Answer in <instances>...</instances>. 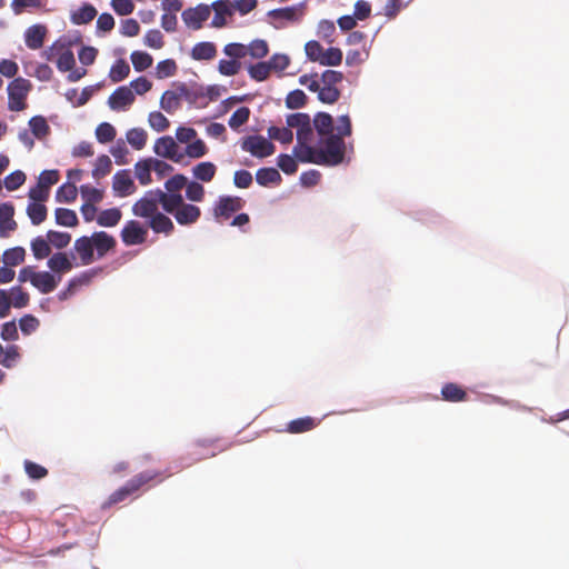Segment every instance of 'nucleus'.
Returning <instances> with one entry per match:
<instances>
[{
  "label": "nucleus",
  "instance_id": "e2e57ef3",
  "mask_svg": "<svg viewBox=\"0 0 569 569\" xmlns=\"http://www.w3.org/2000/svg\"><path fill=\"white\" fill-rule=\"evenodd\" d=\"M23 466L26 473L31 480H40L48 475V470L43 466L31 460H24Z\"/></svg>",
  "mask_w": 569,
  "mask_h": 569
},
{
  "label": "nucleus",
  "instance_id": "338daca9",
  "mask_svg": "<svg viewBox=\"0 0 569 569\" xmlns=\"http://www.w3.org/2000/svg\"><path fill=\"white\" fill-rule=\"evenodd\" d=\"M267 62L271 71L281 72L289 67L290 58L286 53H273Z\"/></svg>",
  "mask_w": 569,
  "mask_h": 569
},
{
  "label": "nucleus",
  "instance_id": "6e6d98bb",
  "mask_svg": "<svg viewBox=\"0 0 569 569\" xmlns=\"http://www.w3.org/2000/svg\"><path fill=\"white\" fill-rule=\"evenodd\" d=\"M267 17L274 19V20H286L289 22H296L300 19V16L293 12V8L283 7V8H276L271 9L267 12Z\"/></svg>",
  "mask_w": 569,
  "mask_h": 569
},
{
  "label": "nucleus",
  "instance_id": "bb28decb",
  "mask_svg": "<svg viewBox=\"0 0 569 569\" xmlns=\"http://www.w3.org/2000/svg\"><path fill=\"white\" fill-rule=\"evenodd\" d=\"M54 220L61 227H76L79 223L78 216L74 210L63 207H58L54 210Z\"/></svg>",
  "mask_w": 569,
  "mask_h": 569
},
{
  "label": "nucleus",
  "instance_id": "09e8293b",
  "mask_svg": "<svg viewBox=\"0 0 569 569\" xmlns=\"http://www.w3.org/2000/svg\"><path fill=\"white\" fill-rule=\"evenodd\" d=\"M251 111L248 107H239L229 118L228 126L232 130H238L249 121Z\"/></svg>",
  "mask_w": 569,
  "mask_h": 569
},
{
  "label": "nucleus",
  "instance_id": "4c0bfd02",
  "mask_svg": "<svg viewBox=\"0 0 569 569\" xmlns=\"http://www.w3.org/2000/svg\"><path fill=\"white\" fill-rule=\"evenodd\" d=\"M336 33V26L332 20L321 19L317 24V36L326 43L332 44L335 42L333 34Z\"/></svg>",
  "mask_w": 569,
  "mask_h": 569
},
{
  "label": "nucleus",
  "instance_id": "c9c22d12",
  "mask_svg": "<svg viewBox=\"0 0 569 569\" xmlns=\"http://www.w3.org/2000/svg\"><path fill=\"white\" fill-rule=\"evenodd\" d=\"M247 71L252 80L262 82L267 80L271 70L267 61H258L256 63H249Z\"/></svg>",
  "mask_w": 569,
  "mask_h": 569
},
{
  "label": "nucleus",
  "instance_id": "79ce46f5",
  "mask_svg": "<svg viewBox=\"0 0 569 569\" xmlns=\"http://www.w3.org/2000/svg\"><path fill=\"white\" fill-rule=\"evenodd\" d=\"M30 248L33 257L37 260H42L50 254V246L48 240H46L42 236H37L31 240Z\"/></svg>",
  "mask_w": 569,
  "mask_h": 569
},
{
  "label": "nucleus",
  "instance_id": "a878e982",
  "mask_svg": "<svg viewBox=\"0 0 569 569\" xmlns=\"http://www.w3.org/2000/svg\"><path fill=\"white\" fill-rule=\"evenodd\" d=\"M256 181L259 186L266 187L270 183H280L282 178L276 168L262 167L256 172Z\"/></svg>",
  "mask_w": 569,
  "mask_h": 569
},
{
  "label": "nucleus",
  "instance_id": "20e7f679",
  "mask_svg": "<svg viewBox=\"0 0 569 569\" xmlns=\"http://www.w3.org/2000/svg\"><path fill=\"white\" fill-rule=\"evenodd\" d=\"M31 88L29 80L18 77L8 83V109L11 111H21L26 108L24 99Z\"/></svg>",
  "mask_w": 569,
  "mask_h": 569
},
{
  "label": "nucleus",
  "instance_id": "37998d69",
  "mask_svg": "<svg viewBox=\"0 0 569 569\" xmlns=\"http://www.w3.org/2000/svg\"><path fill=\"white\" fill-rule=\"evenodd\" d=\"M268 137L270 141L273 139L282 144H288L293 139V132L291 130V127L288 126L283 128L271 126L268 128Z\"/></svg>",
  "mask_w": 569,
  "mask_h": 569
},
{
  "label": "nucleus",
  "instance_id": "393cba45",
  "mask_svg": "<svg viewBox=\"0 0 569 569\" xmlns=\"http://www.w3.org/2000/svg\"><path fill=\"white\" fill-rule=\"evenodd\" d=\"M121 217V210L117 207H113L100 211L96 218V221L100 227L112 228L119 223Z\"/></svg>",
  "mask_w": 569,
  "mask_h": 569
},
{
  "label": "nucleus",
  "instance_id": "0eeeda50",
  "mask_svg": "<svg viewBox=\"0 0 569 569\" xmlns=\"http://www.w3.org/2000/svg\"><path fill=\"white\" fill-rule=\"evenodd\" d=\"M48 193H49V190L31 189L29 191V197H30V199H32V201L29 202V204L27 207V214L30 219L31 224H33V226H38L47 219V216H48L47 207L41 202H37L36 200H39V201L46 200L48 197Z\"/></svg>",
  "mask_w": 569,
  "mask_h": 569
},
{
  "label": "nucleus",
  "instance_id": "c85d7f7f",
  "mask_svg": "<svg viewBox=\"0 0 569 569\" xmlns=\"http://www.w3.org/2000/svg\"><path fill=\"white\" fill-rule=\"evenodd\" d=\"M217 167L211 161H202L192 168L193 177L202 182H209L213 179Z\"/></svg>",
  "mask_w": 569,
  "mask_h": 569
},
{
  "label": "nucleus",
  "instance_id": "4468645a",
  "mask_svg": "<svg viewBox=\"0 0 569 569\" xmlns=\"http://www.w3.org/2000/svg\"><path fill=\"white\" fill-rule=\"evenodd\" d=\"M210 10L214 11V16L210 22L211 28H223L227 24L226 17L233 14L231 0H216L211 4H208Z\"/></svg>",
  "mask_w": 569,
  "mask_h": 569
},
{
  "label": "nucleus",
  "instance_id": "a211bd4d",
  "mask_svg": "<svg viewBox=\"0 0 569 569\" xmlns=\"http://www.w3.org/2000/svg\"><path fill=\"white\" fill-rule=\"evenodd\" d=\"M200 214L201 210L198 206L184 202L172 216L180 226H189L194 223Z\"/></svg>",
  "mask_w": 569,
  "mask_h": 569
},
{
  "label": "nucleus",
  "instance_id": "e433bc0d",
  "mask_svg": "<svg viewBox=\"0 0 569 569\" xmlns=\"http://www.w3.org/2000/svg\"><path fill=\"white\" fill-rule=\"evenodd\" d=\"M77 193V187L73 183L67 181L57 189L54 199L60 203H70L76 200Z\"/></svg>",
  "mask_w": 569,
  "mask_h": 569
},
{
  "label": "nucleus",
  "instance_id": "dca6fc26",
  "mask_svg": "<svg viewBox=\"0 0 569 569\" xmlns=\"http://www.w3.org/2000/svg\"><path fill=\"white\" fill-rule=\"evenodd\" d=\"M239 209H241L239 197L220 196L214 208V216L229 219Z\"/></svg>",
  "mask_w": 569,
  "mask_h": 569
},
{
  "label": "nucleus",
  "instance_id": "9d476101",
  "mask_svg": "<svg viewBox=\"0 0 569 569\" xmlns=\"http://www.w3.org/2000/svg\"><path fill=\"white\" fill-rule=\"evenodd\" d=\"M293 156L301 163L325 164L326 160L322 156V147L316 148L310 142L296 144L293 147Z\"/></svg>",
  "mask_w": 569,
  "mask_h": 569
},
{
  "label": "nucleus",
  "instance_id": "0e129e2a",
  "mask_svg": "<svg viewBox=\"0 0 569 569\" xmlns=\"http://www.w3.org/2000/svg\"><path fill=\"white\" fill-rule=\"evenodd\" d=\"M9 291L12 295L11 306L19 309L28 306L30 300L29 293L23 291L20 286H13Z\"/></svg>",
  "mask_w": 569,
  "mask_h": 569
},
{
  "label": "nucleus",
  "instance_id": "7c9ffc66",
  "mask_svg": "<svg viewBox=\"0 0 569 569\" xmlns=\"http://www.w3.org/2000/svg\"><path fill=\"white\" fill-rule=\"evenodd\" d=\"M174 149H177V143L171 136H161L153 144V152L164 159L170 157Z\"/></svg>",
  "mask_w": 569,
  "mask_h": 569
},
{
  "label": "nucleus",
  "instance_id": "cd10ccee",
  "mask_svg": "<svg viewBox=\"0 0 569 569\" xmlns=\"http://www.w3.org/2000/svg\"><path fill=\"white\" fill-rule=\"evenodd\" d=\"M160 204L166 213L173 214L184 204L183 196L181 192H163Z\"/></svg>",
  "mask_w": 569,
  "mask_h": 569
},
{
  "label": "nucleus",
  "instance_id": "5701e85b",
  "mask_svg": "<svg viewBox=\"0 0 569 569\" xmlns=\"http://www.w3.org/2000/svg\"><path fill=\"white\" fill-rule=\"evenodd\" d=\"M47 266L51 272L60 274L70 271L73 268L71 259L66 252H56L47 261Z\"/></svg>",
  "mask_w": 569,
  "mask_h": 569
},
{
  "label": "nucleus",
  "instance_id": "6e6552de",
  "mask_svg": "<svg viewBox=\"0 0 569 569\" xmlns=\"http://www.w3.org/2000/svg\"><path fill=\"white\" fill-rule=\"evenodd\" d=\"M209 16L210 7L206 3H198L193 8L184 9L181 13V19L188 28L199 30Z\"/></svg>",
  "mask_w": 569,
  "mask_h": 569
},
{
  "label": "nucleus",
  "instance_id": "5fc2aeb1",
  "mask_svg": "<svg viewBox=\"0 0 569 569\" xmlns=\"http://www.w3.org/2000/svg\"><path fill=\"white\" fill-rule=\"evenodd\" d=\"M26 178H27L26 173L22 170L17 169L4 177V179H3L4 188L8 191H14V190L19 189L24 183Z\"/></svg>",
  "mask_w": 569,
  "mask_h": 569
},
{
  "label": "nucleus",
  "instance_id": "6ab92c4d",
  "mask_svg": "<svg viewBox=\"0 0 569 569\" xmlns=\"http://www.w3.org/2000/svg\"><path fill=\"white\" fill-rule=\"evenodd\" d=\"M148 226L153 232L164 233L167 236L170 234L174 229L172 220L161 211H156L148 218Z\"/></svg>",
  "mask_w": 569,
  "mask_h": 569
},
{
  "label": "nucleus",
  "instance_id": "ddd939ff",
  "mask_svg": "<svg viewBox=\"0 0 569 569\" xmlns=\"http://www.w3.org/2000/svg\"><path fill=\"white\" fill-rule=\"evenodd\" d=\"M134 182L128 169L118 170L112 178V189L118 197H127L134 191Z\"/></svg>",
  "mask_w": 569,
  "mask_h": 569
},
{
  "label": "nucleus",
  "instance_id": "1a4fd4ad",
  "mask_svg": "<svg viewBox=\"0 0 569 569\" xmlns=\"http://www.w3.org/2000/svg\"><path fill=\"white\" fill-rule=\"evenodd\" d=\"M147 229L138 220H128L123 226L120 237L126 246H137L144 242Z\"/></svg>",
  "mask_w": 569,
  "mask_h": 569
},
{
  "label": "nucleus",
  "instance_id": "f03ea898",
  "mask_svg": "<svg viewBox=\"0 0 569 569\" xmlns=\"http://www.w3.org/2000/svg\"><path fill=\"white\" fill-rule=\"evenodd\" d=\"M158 476L157 472L153 471H143L130 479L122 487L113 491L107 501H104L101 506L102 509L109 508L112 505L123 501L128 496L137 491L141 486L148 483L152 479Z\"/></svg>",
  "mask_w": 569,
  "mask_h": 569
},
{
  "label": "nucleus",
  "instance_id": "b1692460",
  "mask_svg": "<svg viewBox=\"0 0 569 569\" xmlns=\"http://www.w3.org/2000/svg\"><path fill=\"white\" fill-rule=\"evenodd\" d=\"M97 13L93 4L83 2L78 10L71 12L70 21L77 26L86 24L93 20Z\"/></svg>",
  "mask_w": 569,
  "mask_h": 569
},
{
  "label": "nucleus",
  "instance_id": "473e14b6",
  "mask_svg": "<svg viewBox=\"0 0 569 569\" xmlns=\"http://www.w3.org/2000/svg\"><path fill=\"white\" fill-rule=\"evenodd\" d=\"M28 123L32 136L37 139H42L50 132V127L43 116H33Z\"/></svg>",
  "mask_w": 569,
  "mask_h": 569
},
{
  "label": "nucleus",
  "instance_id": "4d7b16f0",
  "mask_svg": "<svg viewBox=\"0 0 569 569\" xmlns=\"http://www.w3.org/2000/svg\"><path fill=\"white\" fill-rule=\"evenodd\" d=\"M112 167L111 159L107 154H100L96 159L94 168L92 170L93 178H102L107 176Z\"/></svg>",
  "mask_w": 569,
  "mask_h": 569
},
{
  "label": "nucleus",
  "instance_id": "a18cd8bd",
  "mask_svg": "<svg viewBox=\"0 0 569 569\" xmlns=\"http://www.w3.org/2000/svg\"><path fill=\"white\" fill-rule=\"evenodd\" d=\"M20 348L17 345H7L3 347L2 366L7 369L16 367L20 361Z\"/></svg>",
  "mask_w": 569,
  "mask_h": 569
},
{
  "label": "nucleus",
  "instance_id": "aec40b11",
  "mask_svg": "<svg viewBox=\"0 0 569 569\" xmlns=\"http://www.w3.org/2000/svg\"><path fill=\"white\" fill-rule=\"evenodd\" d=\"M74 250L80 254L82 264H89L93 261L94 243L93 240L88 236H81L74 241Z\"/></svg>",
  "mask_w": 569,
  "mask_h": 569
},
{
  "label": "nucleus",
  "instance_id": "bf43d9fd",
  "mask_svg": "<svg viewBox=\"0 0 569 569\" xmlns=\"http://www.w3.org/2000/svg\"><path fill=\"white\" fill-rule=\"evenodd\" d=\"M208 152V148L202 139H193L192 142L188 143L184 153L192 159L203 157Z\"/></svg>",
  "mask_w": 569,
  "mask_h": 569
},
{
  "label": "nucleus",
  "instance_id": "412c9836",
  "mask_svg": "<svg viewBox=\"0 0 569 569\" xmlns=\"http://www.w3.org/2000/svg\"><path fill=\"white\" fill-rule=\"evenodd\" d=\"M91 238L93 240L98 258H102L108 251L112 250L117 244L116 239L106 231H94L91 234Z\"/></svg>",
  "mask_w": 569,
  "mask_h": 569
},
{
  "label": "nucleus",
  "instance_id": "49530a36",
  "mask_svg": "<svg viewBox=\"0 0 569 569\" xmlns=\"http://www.w3.org/2000/svg\"><path fill=\"white\" fill-rule=\"evenodd\" d=\"M96 139L99 143H108L116 138V128L109 122H101L98 124L94 131Z\"/></svg>",
  "mask_w": 569,
  "mask_h": 569
},
{
  "label": "nucleus",
  "instance_id": "774afa93",
  "mask_svg": "<svg viewBox=\"0 0 569 569\" xmlns=\"http://www.w3.org/2000/svg\"><path fill=\"white\" fill-rule=\"evenodd\" d=\"M241 68V62L239 60L230 59H221L218 63V71L220 74L226 77H232L238 73Z\"/></svg>",
  "mask_w": 569,
  "mask_h": 569
},
{
  "label": "nucleus",
  "instance_id": "c756f323",
  "mask_svg": "<svg viewBox=\"0 0 569 569\" xmlns=\"http://www.w3.org/2000/svg\"><path fill=\"white\" fill-rule=\"evenodd\" d=\"M151 170H153L151 158L139 160L134 164L136 177L141 186H148L152 182Z\"/></svg>",
  "mask_w": 569,
  "mask_h": 569
},
{
  "label": "nucleus",
  "instance_id": "13d9d810",
  "mask_svg": "<svg viewBox=\"0 0 569 569\" xmlns=\"http://www.w3.org/2000/svg\"><path fill=\"white\" fill-rule=\"evenodd\" d=\"M340 90L337 87L323 86L319 91L317 98L320 102L326 104H333L340 98Z\"/></svg>",
  "mask_w": 569,
  "mask_h": 569
},
{
  "label": "nucleus",
  "instance_id": "7ed1b4c3",
  "mask_svg": "<svg viewBox=\"0 0 569 569\" xmlns=\"http://www.w3.org/2000/svg\"><path fill=\"white\" fill-rule=\"evenodd\" d=\"M242 151L250 152L252 157L262 159L274 152V144L269 137L261 134H250L240 140Z\"/></svg>",
  "mask_w": 569,
  "mask_h": 569
},
{
  "label": "nucleus",
  "instance_id": "c03bdc74",
  "mask_svg": "<svg viewBox=\"0 0 569 569\" xmlns=\"http://www.w3.org/2000/svg\"><path fill=\"white\" fill-rule=\"evenodd\" d=\"M127 141L136 150H141L147 143V132L141 128H131L126 133Z\"/></svg>",
  "mask_w": 569,
  "mask_h": 569
},
{
  "label": "nucleus",
  "instance_id": "ea45409f",
  "mask_svg": "<svg viewBox=\"0 0 569 569\" xmlns=\"http://www.w3.org/2000/svg\"><path fill=\"white\" fill-rule=\"evenodd\" d=\"M298 160L296 157L289 153H280L277 157V166L287 176H291L298 170Z\"/></svg>",
  "mask_w": 569,
  "mask_h": 569
},
{
  "label": "nucleus",
  "instance_id": "3c124183",
  "mask_svg": "<svg viewBox=\"0 0 569 569\" xmlns=\"http://www.w3.org/2000/svg\"><path fill=\"white\" fill-rule=\"evenodd\" d=\"M246 47L247 54L253 59H262L269 53L268 42L263 39H254Z\"/></svg>",
  "mask_w": 569,
  "mask_h": 569
},
{
  "label": "nucleus",
  "instance_id": "39448f33",
  "mask_svg": "<svg viewBox=\"0 0 569 569\" xmlns=\"http://www.w3.org/2000/svg\"><path fill=\"white\" fill-rule=\"evenodd\" d=\"M286 123L288 124V127L297 129V144H302L303 142H311L313 138V124L309 113H289L286 117Z\"/></svg>",
  "mask_w": 569,
  "mask_h": 569
},
{
  "label": "nucleus",
  "instance_id": "8fccbe9b",
  "mask_svg": "<svg viewBox=\"0 0 569 569\" xmlns=\"http://www.w3.org/2000/svg\"><path fill=\"white\" fill-rule=\"evenodd\" d=\"M26 250L23 247L17 246L4 250L2 259L4 264L17 266L24 261Z\"/></svg>",
  "mask_w": 569,
  "mask_h": 569
},
{
  "label": "nucleus",
  "instance_id": "f3484780",
  "mask_svg": "<svg viewBox=\"0 0 569 569\" xmlns=\"http://www.w3.org/2000/svg\"><path fill=\"white\" fill-rule=\"evenodd\" d=\"M46 33V26L40 23L30 26L26 29L23 34L26 46L31 50L40 49L43 46Z\"/></svg>",
  "mask_w": 569,
  "mask_h": 569
},
{
  "label": "nucleus",
  "instance_id": "9b49d317",
  "mask_svg": "<svg viewBox=\"0 0 569 569\" xmlns=\"http://www.w3.org/2000/svg\"><path fill=\"white\" fill-rule=\"evenodd\" d=\"M32 276L31 284L41 293L52 292L61 281V274L51 271H38Z\"/></svg>",
  "mask_w": 569,
  "mask_h": 569
},
{
  "label": "nucleus",
  "instance_id": "864d4df0",
  "mask_svg": "<svg viewBox=\"0 0 569 569\" xmlns=\"http://www.w3.org/2000/svg\"><path fill=\"white\" fill-rule=\"evenodd\" d=\"M47 240L57 249L66 248L71 241V234L64 231L49 230Z\"/></svg>",
  "mask_w": 569,
  "mask_h": 569
},
{
  "label": "nucleus",
  "instance_id": "052dcab7",
  "mask_svg": "<svg viewBox=\"0 0 569 569\" xmlns=\"http://www.w3.org/2000/svg\"><path fill=\"white\" fill-rule=\"evenodd\" d=\"M40 326V322L38 318H36L31 313L23 315L19 319V329L21 330L22 335L29 336L32 332H34Z\"/></svg>",
  "mask_w": 569,
  "mask_h": 569
},
{
  "label": "nucleus",
  "instance_id": "603ef678",
  "mask_svg": "<svg viewBox=\"0 0 569 569\" xmlns=\"http://www.w3.org/2000/svg\"><path fill=\"white\" fill-rule=\"evenodd\" d=\"M80 194L84 200L83 203L94 204L102 200L103 191L90 184H81L79 188Z\"/></svg>",
  "mask_w": 569,
  "mask_h": 569
},
{
  "label": "nucleus",
  "instance_id": "2f4dec72",
  "mask_svg": "<svg viewBox=\"0 0 569 569\" xmlns=\"http://www.w3.org/2000/svg\"><path fill=\"white\" fill-rule=\"evenodd\" d=\"M441 396L443 400L450 402H459L466 399V391L453 382H447L441 388Z\"/></svg>",
  "mask_w": 569,
  "mask_h": 569
},
{
  "label": "nucleus",
  "instance_id": "2eb2a0df",
  "mask_svg": "<svg viewBox=\"0 0 569 569\" xmlns=\"http://www.w3.org/2000/svg\"><path fill=\"white\" fill-rule=\"evenodd\" d=\"M313 130L317 131L320 137L318 142H321L322 139L329 137V134H333L335 126H333V117L326 111H318L315 113L312 118Z\"/></svg>",
  "mask_w": 569,
  "mask_h": 569
},
{
  "label": "nucleus",
  "instance_id": "a19ab883",
  "mask_svg": "<svg viewBox=\"0 0 569 569\" xmlns=\"http://www.w3.org/2000/svg\"><path fill=\"white\" fill-rule=\"evenodd\" d=\"M130 73V67L124 59H118L111 66L109 71V78L113 82H120L124 80Z\"/></svg>",
  "mask_w": 569,
  "mask_h": 569
},
{
  "label": "nucleus",
  "instance_id": "680f3d73",
  "mask_svg": "<svg viewBox=\"0 0 569 569\" xmlns=\"http://www.w3.org/2000/svg\"><path fill=\"white\" fill-rule=\"evenodd\" d=\"M176 71L177 63L173 59L170 58L159 61L156 67V74L159 79L171 77L176 73Z\"/></svg>",
  "mask_w": 569,
  "mask_h": 569
},
{
  "label": "nucleus",
  "instance_id": "f704fd0d",
  "mask_svg": "<svg viewBox=\"0 0 569 569\" xmlns=\"http://www.w3.org/2000/svg\"><path fill=\"white\" fill-rule=\"evenodd\" d=\"M130 59L134 71L142 72L151 67L153 59L147 51L134 50L130 54Z\"/></svg>",
  "mask_w": 569,
  "mask_h": 569
},
{
  "label": "nucleus",
  "instance_id": "f257e3e1",
  "mask_svg": "<svg viewBox=\"0 0 569 569\" xmlns=\"http://www.w3.org/2000/svg\"><path fill=\"white\" fill-rule=\"evenodd\" d=\"M336 133L329 134L318 142L322 147V156L326 166H338L343 161L347 144L343 140L352 133V124L348 114H341L337 120Z\"/></svg>",
  "mask_w": 569,
  "mask_h": 569
},
{
  "label": "nucleus",
  "instance_id": "69168bd1",
  "mask_svg": "<svg viewBox=\"0 0 569 569\" xmlns=\"http://www.w3.org/2000/svg\"><path fill=\"white\" fill-rule=\"evenodd\" d=\"M148 122L149 126L157 132L164 131L170 124L167 117L163 116L160 111L150 112L148 117Z\"/></svg>",
  "mask_w": 569,
  "mask_h": 569
},
{
  "label": "nucleus",
  "instance_id": "4be33fe9",
  "mask_svg": "<svg viewBox=\"0 0 569 569\" xmlns=\"http://www.w3.org/2000/svg\"><path fill=\"white\" fill-rule=\"evenodd\" d=\"M216 54L217 47L211 41L197 42L190 51L191 58L197 61L211 60Z\"/></svg>",
  "mask_w": 569,
  "mask_h": 569
},
{
  "label": "nucleus",
  "instance_id": "423d86ee",
  "mask_svg": "<svg viewBox=\"0 0 569 569\" xmlns=\"http://www.w3.org/2000/svg\"><path fill=\"white\" fill-rule=\"evenodd\" d=\"M163 197V191L160 188L150 189L144 192V194L133 203L132 213L136 217L149 218L156 211H158V204Z\"/></svg>",
  "mask_w": 569,
  "mask_h": 569
},
{
  "label": "nucleus",
  "instance_id": "58836bf2",
  "mask_svg": "<svg viewBox=\"0 0 569 569\" xmlns=\"http://www.w3.org/2000/svg\"><path fill=\"white\" fill-rule=\"evenodd\" d=\"M342 59V51L337 47L330 46L325 52H322L319 63L326 67H338L341 64Z\"/></svg>",
  "mask_w": 569,
  "mask_h": 569
},
{
  "label": "nucleus",
  "instance_id": "de8ad7c7",
  "mask_svg": "<svg viewBox=\"0 0 569 569\" xmlns=\"http://www.w3.org/2000/svg\"><path fill=\"white\" fill-rule=\"evenodd\" d=\"M308 97L301 89L291 90L286 99L284 103L288 109H300L303 108L307 103Z\"/></svg>",
  "mask_w": 569,
  "mask_h": 569
},
{
  "label": "nucleus",
  "instance_id": "f8f14e48",
  "mask_svg": "<svg viewBox=\"0 0 569 569\" xmlns=\"http://www.w3.org/2000/svg\"><path fill=\"white\" fill-rule=\"evenodd\" d=\"M134 101V93L127 86L118 87L108 98V106L111 110L121 111Z\"/></svg>",
  "mask_w": 569,
  "mask_h": 569
},
{
  "label": "nucleus",
  "instance_id": "72a5a7b5",
  "mask_svg": "<svg viewBox=\"0 0 569 569\" xmlns=\"http://www.w3.org/2000/svg\"><path fill=\"white\" fill-rule=\"evenodd\" d=\"M317 426L316 419L306 416L291 420L288 423L287 431L290 433H302L313 429Z\"/></svg>",
  "mask_w": 569,
  "mask_h": 569
}]
</instances>
